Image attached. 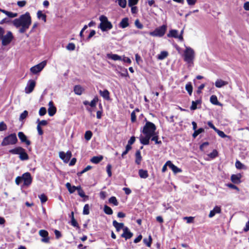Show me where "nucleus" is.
Instances as JSON below:
<instances>
[{"label":"nucleus","instance_id":"f257e3e1","mask_svg":"<svg viewBox=\"0 0 249 249\" xmlns=\"http://www.w3.org/2000/svg\"><path fill=\"white\" fill-rule=\"evenodd\" d=\"M13 24L18 29L20 33H25L32 23V19L29 12L21 15L18 18H16L12 21Z\"/></svg>","mask_w":249,"mask_h":249},{"label":"nucleus","instance_id":"f03ea898","mask_svg":"<svg viewBox=\"0 0 249 249\" xmlns=\"http://www.w3.org/2000/svg\"><path fill=\"white\" fill-rule=\"evenodd\" d=\"M156 127L153 123L150 122H146L142 131V133L145 135V136L141 135L140 137L141 143L143 145L149 144L150 139L156 133Z\"/></svg>","mask_w":249,"mask_h":249},{"label":"nucleus","instance_id":"7ed1b4c3","mask_svg":"<svg viewBox=\"0 0 249 249\" xmlns=\"http://www.w3.org/2000/svg\"><path fill=\"white\" fill-rule=\"evenodd\" d=\"M99 19L100 23L99 25V28L103 32L107 31L112 28L113 26L111 23L108 21L107 17L102 15L100 17Z\"/></svg>","mask_w":249,"mask_h":249},{"label":"nucleus","instance_id":"20e7f679","mask_svg":"<svg viewBox=\"0 0 249 249\" xmlns=\"http://www.w3.org/2000/svg\"><path fill=\"white\" fill-rule=\"evenodd\" d=\"M195 57L194 50L190 47H186L184 52V60L188 63H193Z\"/></svg>","mask_w":249,"mask_h":249},{"label":"nucleus","instance_id":"39448f33","mask_svg":"<svg viewBox=\"0 0 249 249\" xmlns=\"http://www.w3.org/2000/svg\"><path fill=\"white\" fill-rule=\"evenodd\" d=\"M18 142V139L15 133H12L5 137L1 143V146L14 145Z\"/></svg>","mask_w":249,"mask_h":249},{"label":"nucleus","instance_id":"423d86ee","mask_svg":"<svg viewBox=\"0 0 249 249\" xmlns=\"http://www.w3.org/2000/svg\"><path fill=\"white\" fill-rule=\"evenodd\" d=\"M166 29V26L163 25L156 28L154 31L150 32L149 35L153 36L161 37L165 34Z\"/></svg>","mask_w":249,"mask_h":249},{"label":"nucleus","instance_id":"0eeeda50","mask_svg":"<svg viewBox=\"0 0 249 249\" xmlns=\"http://www.w3.org/2000/svg\"><path fill=\"white\" fill-rule=\"evenodd\" d=\"M2 41V45L3 46H7L12 41L13 39V36L10 31H8L6 35H2V37L0 38Z\"/></svg>","mask_w":249,"mask_h":249},{"label":"nucleus","instance_id":"6e6552de","mask_svg":"<svg viewBox=\"0 0 249 249\" xmlns=\"http://www.w3.org/2000/svg\"><path fill=\"white\" fill-rule=\"evenodd\" d=\"M46 61H43L39 64L36 65L30 69V71L34 74H36L40 72L46 65Z\"/></svg>","mask_w":249,"mask_h":249},{"label":"nucleus","instance_id":"1a4fd4ad","mask_svg":"<svg viewBox=\"0 0 249 249\" xmlns=\"http://www.w3.org/2000/svg\"><path fill=\"white\" fill-rule=\"evenodd\" d=\"M60 158L63 160L65 163H67L70 160L72 155L71 152L70 151H67L66 153L64 152H60L59 153Z\"/></svg>","mask_w":249,"mask_h":249},{"label":"nucleus","instance_id":"9d476101","mask_svg":"<svg viewBox=\"0 0 249 249\" xmlns=\"http://www.w3.org/2000/svg\"><path fill=\"white\" fill-rule=\"evenodd\" d=\"M36 86V82L34 80H30L26 86V87L25 88V92L26 93L29 94L31 93Z\"/></svg>","mask_w":249,"mask_h":249},{"label":"nucleus","instance_id":"9b49d317","mask_svg":"<svg viewBox=\"0 0 249 249\" xmlns=\"http://www.w3.org/2000/svg\"><path fill=\"white\" fill-rule=\"evenodd\" d=\"M22 180L24 181V185L28 186L31 184L32 178L31 174L28 173L23 174L21 177Z\"/></svg>","mask_w":249,"mask_h":249},{"label":"nucleus","instance_id":"f8f14e48","mask_svg":"<svg viewBox=\"0 0 249 249\" xmlns=\"http://www.w3.org/2000/svg\"><path fill=\"white\" fill-rule=\"evenodd\" d=\"M133 233L131 232L127 227L123 228V233L121 235V237L124 238L125 240L129 239L133 236Z\"/></svg>","mask_w":249,"mask_h":249},{"label":"nucleus","instance_id":"ddd939ff","mask_svg":"<svg viewBox=\"0 0 249 249\" xmlns=\"http://www.w3.org/2000/svg\"><path fill=\"white\" fill-rule=\"evenodd\" d=\"M39 235L43 237L41 239V241L44 243H48L49 241V238L48 237V232L47 231L41 230L39 231Z\"/></svg>","mask_w":249,"mask_h":249},{"label":"nucleus","instance_id":"4468645a","mask_svg":"<svg viewBox=\"0 0 249 249\" xmlns=\"http://www.w3.org/2000/svg\"><path fill=\"white\" fill-rule=\"evenodd\" d=\"M49 108H48V114L50 116H53L56 112V108L54 106L53 103V101H50L49 103Z\"/></svg>","mask_w":249,"mask_h":249},{"label":"nucleus","instance_id":"2eb2a0df","mask_svg":"<svg viewBox=\"0 0 249 249\" xmlns=\"http://www.w3.org/2000/svg\"><path fill=\"white\" fill-rule=\"evenodd\" d=\"M168 37H173L175 38H178L180 40H183V36L181 35L178 36V32L176 30H171L170 31L169 34L167 35Z\"/></svg>","mask_w":249,"mask_h":249},{"label":"nucleus","instance_id":"dca6fc26","mask_svg":"<svg viewBox=\"0 0 249 249\" xmlns=\"http://www.w3.org/2000/svg\"><path fill=\"white\" fill-rule=\"evenodd\" d=\"M18 135L22 142L25 143L27 145H30V141L27 140L26 136L22 132H19Z\"/></svg>","mask_w":249,"mask_h":249},{"label":"nucleus","instance_id":"f3484780","mask_svg":"<svg viewBox=\"0 0 249 249\" xmlns=\"http://www.w3.org/2000/svg\"><path fill=\"white\" fill-rule=\"evenodd\" d=\"M166 164H168L169 167L173 171L175 174L181 172V170L180 168L173 164L170 160H168L166 162Z\"/></svg>","mask_w":249,"mask_h":249},{"label":"nucleus","instance_id":"a211bd4d","mask_svg":"<svg viewBox=\"0 0 249 249\" xmlns=\"http://www.w3.org/2000/svg\"><path fill=\"white\" fill-rule=\"evenodd\" d=\"M221 212L220 207L216 206L213 210L211 211L209 214V217L210 218L213 217L216 213H220Z\"/></svg>","mask_w":249,"mask_h":249},{"label":"nucleus","instance_id":"6ab92c4d","mask_svg":"<svg viewBox=\"0 0 249 249\" xmlns=\"http://www.w3.org/2000/svg\"><path fill=\"white\" fill-rule=\"evenodd\" d=\"M241 175L240 174L237 175H232L231 177V179L233 183L235 184H238L241 182Z\"/></svg>","mask_w":249,"mask_h":249},{"label":"nucleus","instance_id":"aec40b11","mask_svg":"<svg viewBox=\"0 0 249 249\" xmlns=\"http://www.w3.org/2000/svg\"><path fill=\"white\" fill-rule=\"evenodd\" d=\"M228 84V82L223 81L222 79H217L215 82V86L216 88H220Z\"/></svg>","mask_w":249,"mask_h":249},{"label":"nucleus","instance_id":"412c9836","mask_svg":"<svg viewBox=\"0 0 249 249\" xmlns=\"http://www.w3.org/2000/svg\"><path fill=\"white\" fill-rule=\"evenodd\" d=\"M19 158L21 160H26L29 159V156L24 148L19 154Z\"/></svg>","mask_w":249,"mask_h":249},{"label":"nucleus","instance_id":"4be33fe9","mask_svg":"<svg viewBox=\"0 0 249 249\" xmlns=\"http://www.w3.org/2000/svg\"><path fill=\"white\" fill-rule=\"evenodd\" d=\"M99 93L100 95L105 100H110L109 92L107 89H105L103 91L100 90Z\"/></svg>","mask_w":249,"mask_h":249},{"label":"nucleus","instance_id":"5701e85b","mask_svg":"<svg viewBox=\"0 0 249 249\" xmlns=\"http://www.w3.org/2000/svg\"><path fill=\"white\" fill-rule=\"evenodd\" d=\"M107 56L108 58L111 59L112 60L116 61V60H122V57L121 56L118 55L116 54H112V53H107Z\"/></svg>","mask_w":249,"mask_h":249},{"label":"nucleus","instance_id":"b1692460","mask_svg":"<svg viewBox=\"0 0 249 249\" xmlns=\"http://www.w3.org/2000/svg\"><path fill=\"white\" fill-rule=\"evenodd\" d=\"M113 225L117 231H119L122 229L123 230V228L125 227L123 223H118L116 220L113 221Z\"/></svg>","mask_w":249,"mask_h":249},{"label":"nucleus","instance_id":"393cba45","mask_svg":"<svg viewBox=\"0 0 249 249\" xmlns=\"http://www.w3.org/2000/svg\"><path fill=\"white\" fill-rule=\"evenodd\" d=\"M0 11L2 12L3 13L5 14L8 17L11 18H15L18 16V14L16 13H12L11 12H9V11H6L5 10L1 9H0Z\"/></svg>","mask_w":249,"mask_h":249},{"label":"nucleus","instance_id":"a878e982","mask_svg":"<svg viewBox=\"0 0 249 249\" xmlns=\"http://www.w3.org/2000/svg\"><path fill=\"white\" fill-rule=\"evenodd\" d=\"M211 103L214 105L222 106V104L219 103L217 100V97L216 95H212L210 97Z\"/></svg>","mask_w":249,"mask_h":249},{"label":"nucleus","instance_id":"bb28decb","mask_svg":"<svg viewBox=\"0 0 249 249\" xmlns=\"http://www.w3.org/2000/svg\"><path fill=\"white\" fill-rule=\"evenodd\" d=\"M83 90V88L80 85H76L74 87V93L77 95H81Z\"/></svg>","mask_w":249,"mask_h":249},{"label":"nucleus","instance_id":"cd10ccee","mask_svg":"<svg viewBox=\"0 0 249 249\" xmlns=\"http://www.w3.org/2000/svg\"><path fill=\"white\" fill-rule=\"evenodd\" d=\"M128 25V18H123L120 23V26L122 28H125Z\"/></svg>","mask_w":249,"mask_h":249},{"label":"nucleus","instance_id":"c85d7f7f","mask_svg":"<svg viewBox=\"0 0 249 249\" xmlns=\"http://www.w3.org/2000/svg\"><path fill=\"white\" fill-rule=\"evenodd\" d=\"M23 148L20 146L17 147L14 149H11L9 151V152L14 155H19L21 150H22Z\"/></svg>","mask_w":249,"mask_h":249},{"label":"nucleus","instance_id":"c756f323","mask_svg":"<svg viewBox=\"0 0 249 249\" xmlns=\"http://www.w3.org/2000/svg\"><path fill=\"white\" fill-rule=\"evenodd\" d=\"M168 55V53L167 51H162L157 56V58L159 60H163L166 58Z\"/></svg>","mask_w":249,"mask_h":249},{"label":"nucleus","instance_id":"7c9ffc66","mask_svg":"<svg viewBox=\"0 0 249 249\" xmlns=\"http://www.w3.org/2000/svg\"><path fill=\"white\" fill-rule=\"evenodd\" d=\"M66 187L68 189L70 194L73 193L76 191V186H71V183L69 182H67L66 184Z\"/></svg>","mask_w":249,"mask_h":249},{"label":"nucleus","instance_id":"2f4dec72","mask_svg":"<svg viewBox=\"0 0 249 249\" xmlns=\"http://www.w3.org/2000/svg\"><path fill=\"white\" fill-rule=\"evenodd\" d=\"M139 175L141 178H146L148 176L147 171L142 169H141L139 171Z\"/></svg>","mask_w":249,"mask_h":249},{"label":"nucleus","instance_id":"473e14b6","mask_svg":"<svg viewBox=\"0 0 249 249\" xmlns=\"http://www.w3.org/2000/svg\"><path fill=\"white\" fill-rule=\"evenodd\" d=\"M103 160V157L102 156H94L92 157L90 161L93 163L97 164Z\"/></svg>","mask_w":249,"mask_h":249},{"label":"nucleus","instance_id":"72a5a7b5","mask_svg":"<svg viewBox=\"0 0 249 249\" xmlns=\"http://www.w3.org/2000/svg\"><path fill=\"white\" fill-rule=\"evenodd\" d=\"M135 162L137 164H140L142 160V156L140 151H137L135 154Z\"/></svg>","mask_w":249,"mask_h":249},{"label":"nucleus","instance_id":"f704fd0d","mask_svg":"<svg viewBox=\"0 0 249 249\" xmlns=\"http://www.w3.org/2000/svg\"><path fill=\"white\" fill-rule=\"evenodd\" d=\"M235 167L238 169H246V166L242 164L240 161L237 160L235 162Z\"/></svg>","mask_w":249,"mask_h":249},{"label":"nucleus","instance_id":"c9c22d12","mask_svg":"<svg viewBox=\"0 0 249 249\" xmlns=\"http://www.w3.org/2000/svg\"><path fill=\"white\" fill-rule=\"evenodd\" d=\"M185 89L188 91L189 94L191 95L193 92V87L190 83L186 85Z\"/></svg>","mask_w":249,"mask_h":249},{"label":"nucleus","instance_id":"e433bc0d","mask_svg":"<svg viewBox=\"0 0 249 249\" xmlns=\"http://www.w3.org/2000/svg\"><path fill=\"white\" fill-rule=\"evenodd\" d=\"M152 237L151 235L149 236L148 239L144 238L143 240L144 243L148 247H150L152 243Z\"/></svg>","mask_w":249,"mask_h":249},{"label":"nucleus","instance_id":"4c0bfd02","mask_svg":"<svg viewBox=\"0 0 249 249\" xmlns=\"http://www.w3.org/2000/svg\"><path fill=\"white\" fill-rule=\"evenodd\" d=\"M104 212L107 214H112L113 213L112 210L108 206L105 205L104 208Z\"/></svg>","mask_w":249,"mask_h":249},{"label":"nucleus","instance_id":"58836bf2","mask_svg":"<svg viewBox=\"0 0 249 249\" xmlns=\"http://www.w3.org/2000/svg\"><path fill=\"white\" fill-rule=\"evenodd\" d=\"M204 131V129L202 128H200L197 130H195V131L193 134V137L195 138L197 137L198 135L203 132Z\"/></svg>","mask_w":249,"mask_h":249},{"label":"nucleus","instance_id":"ea45409f","mask_svg":"<svg viewBox=\"0 0 249 249\" xmlns=\"http://www.w3.org/2000/svg\"><path fill=\"white\" fill-rule=\"evenodd\" d=\"M119 5L123 8H124L126 6V0H117Z\"/></svg>","mask_w":249,"mask_h":249},{"label":"nucleus","instance_id":"a19ab883","mask_svg":"<svg viewBox=\"0 0 249 249\" xmlns=\"http://www.w3.org/2000/svg\"><path fill=\"white\" fill-rule=\"evenodd\" d=\"M37 18H41L45 22L46 21V16L43 14L41 11H38L37 13Z\"/></svg>","mask_w":249,"mask_h":249},{"label":"nucleus","instance_id":"79ce46f5","mask_svg":"<svg viewBox=\"0 0 249 249\" xmlns=\"http://www.w3.org/2000/svg\"><path fill=\"white\" fill-rule=\"evenodd\" d=\"M92 136V133L91 131L89 130L87 131L85 134V139L87 141H89L90 140L91 137Z\"/></svg>","mask_w":249,"mask_h":249},{"label":"nucleus","instance_id":"37998d69","mask_svg":"<svg viewBox=\"0 0 249 249\" xmlns=\"http://www.w3.org/2000/svg\"><path fill=\"white\" fill-rule=\"evenodd\" d=\"M71 224L74 227H78V224L76 221V220L74 218V213L73 212L71 213Z\"/></svg>","mask_w":249,"mask_h":249},{"label":"nucleus","instance_id":"c03bdc74","mask_svg":"<svg viewBox=\"0 0 249 249\" xmlns=\"http://www.w3.org/2000/svg\"><path fill=\"white\" fill-rule=\"evenodd\" d=\"M28 112L27 110H24L20 115L19 120L21 121L25 119L28 116Z\"/></svg>","mask_w":249,"mask_h":249},{"label":"nucleus","instance_id":"a18cd8bd","mask_svg":"<svg viewBox=\"0 0 249 249\" xmlns=\"http://www.w3.org/2000/svg\"><path fill=\"white\" fill-rule=\"evenodd\" d=\"M109 202L110 203H112L115 206H117L118 205V202L115 196H112L109 199Z\"/></svg>","mask_w":249,"mask_h":249},{"label":"nucleus","instance_id":"49530a36","mask_svg":"<svg viewBox=\"0 0 249 249\" xmlns=\"http://www.w3.org/2000/svg\"><path fill=\"white\" fill-rule=\"evenodd\" d=\"M83 213L84 214H89V204H86L83 208Z\"/></svg>","mask_w":249,"mask_h":249},{"label":"nucleus","instance_id":"de8ad7c7","mask_svg":"<svg viewBox=\"0 0 249 249\" xmlns=\"http://www.w3.org/2000/svg\"><path fill=\"white\" fill-rule=\"evenodd\" d=\"M151 138V140L154 141L156 144H160L161 142L160 141H158V136L156 134L152 136Z\"/></svg>","mask_w":249,"mask_h":249},{"label":"nucleus","instance_id":"09e8293b","mask_svg":"<svg viewBox=\"0 0 249 249\" xmlns=\"http://www.w3.org/2000/svg\"><path fill=\"white\" fill-rule=\"evenodd\" d=\"M66 48L68 50L73 51L75 48V44L73 43H70L67 46Z\"/></svg>","mask_w":249,"mask_h":249},{"label":"nucleus","instance_id":"8fccbe9b","mask_svg":"<svg viewBox=\"0 0 249 249\" xmlns=\"http://www.w3.org/2000/svg\"><path fill=\"white\" fill-rule=\"evenodd\" d=\"M42 203H44L47 200V197L44 194H41L38 196Z\"/></svg>","mask_w":249,"mask_h":249},{"label":"nucleus","instance_id":"3c124183","mask_svg":"<svg viewBox=\"0 0 249 249\" xmlns=\"http://www.w3.org/2000/svg\"><path fill=\"white\" fill-rule=\"evenodd\" d=\"M216 132H217V133L218 134V135L221 138H226V137H227L228 136L226 135L224 133V132L221 131V130H218V129H216V131H215Z\"/></svg>","mask_w":249,"mask_h":249},{"label":"nucleus","instance_id":"603ef678","mask_svg":"<svg viewBox=\"0 0 249 249\" xmlns=\"http://www.w3.org/2000/svg\"><path fill=\"white\" fill-rule=\"evenodd\" d=\"M218 155V152L216 150H213L212 152L210 153L208 156L212 159H213L217 157Z\"/></svg>","mask_w":249,"mask_h":249},{"label":"nucleus","instance_id":"864d4df0","mask_svg":"<svg viewBox=\"0 0 249 249\" xmlns=\"http://www.w3.org/2000/svg\"><path fill=\"white\" fill-rule=\"evenodd\" d=\"M98 101L97 97H95L91 102L89 103V106L91 107H94L96 106L97 102Z\"/></svg>","mask_w":249,"mask_h":249},{"label":"nucleus","instance_id":"5fc2aeb1","mask_svg":"<svg viewBox=\"0 0 249 249\" xmlns=\"http://www.w3.org/2000/svg\"><path fill=\"white\" fill-rule=\"evenodd\" d=\"M128 6L129 7H132L137 4L139 0H128Z\"/></svg>","mask_w":249,"mask_h":249},{"label":"nucleus","instance_id":"6e6d98bb","mask_svg":"<svg viewBox=\"0 0 249 249\" xmlns=\"http://www.w3.org/2000/svg\"><path fill=\"white\" fill-rule=\"evenodd\" d=\"M46 113V109L44 107H42L39 110V114L40 116H43Z\"/></svg>","mask_w":249,"mask_h":249},{"label":"nucleus","instance_id":"4d7b16f0","mask_svg":"<svg viewBox=\"0 0 249 249\" xmlns=\"http://www.w3.org/2000/svg\"><path fill=\"white\" fill-rule=\"evenodd\" d=\"M111 168H112V166H111V164H107V173L109 177H111L112 175Z\"/></svg>","mask_w":249,"mask_h":249},{"label":"nucleus","instance_id":"13d9d810","mask_svg":"<svg viewBox=\"0 0 249 249\" xmlns=\"http://www.w3.org/2000/svg\"><path fill=\"white\" fill-rule=\"evenodd\" d=\"M135 25L138 29H142L143 28L142 24L141 23L139 19L135 20Z\"/></svg>","mask_w":249,"mask_h":249},{"label":"nucleus","instance_id":"bf43d9fd","mask_svg":"<svg viewBox=\"0 0 249 249\" xmlns=\"http://www.w3.org/2000/svg\"><path fill=\"white\" fill-rule=\"evenodd\" d=\"M7 129L6 124L3 122L0 123V131L5 130Z\"/></svg>","mask_w":249,"mask_h":249},{"label":"nucleus","instance_id":"052dcab7","mask_svg":"<svg viewBox=\"0 0 249 249\" xmlns=\"http://www.w3.org/2000/svg\"><path fill=\"white\" fill-rule=\"evenodd\" d=\"M38 124L39 125V126H41V125H46L47 124V122L46 120H42L41 121H39V119L37 120Z\"/></svg>","mask_w":249,"mask_h":249},{"label":"nucleus","instance_id":"680f3d73","mask_svg":"<svg viewBox=\"0 0 249 249\" xmlns=\"http://www.w3.org/2000/svg\"><path fill=\"white\" fill-rule=\"evenodd\" d=\"M26 1L25 0L18 1L17 2L18 5L20 7H22L25 5Z\"/></svg>","mask_w":249,"mask_h":249},{"label":"nucleus","instance_id":"e2e57ef3","mask_svg":"<svg viewBox=\"0 0 249 249\" xmlns=\"http://www.w3.org/2000/svg\"><path fill=\"white\" fill-rule=\"evenodd\" d=\"M92 168V167L90 166V165H88L86 168H85L79 174L81 175V174H82L86 172H87L90 169H91Z\"/></svg>","mask_w":249,"mask_h":249},{"label":"nucleus","instance_id":"0e129e2a","mask_svg":"<svg viewBox=\"0 0 249 249\" xmlns=\"http://www.w3.org/2000/svg\"><path fill=\"white\" fill-rule=\"evenodd\" d=\"M136 116L135 112V111H133L131 113V120L132 122H134L136 121Z\"/></svg>","mask_w":249,"mask_h":249},{"label":"nucleus","instance_id":"69168bd1","mask_svg":"<svg viewBox=\"0 0 249 249\" xmlns=\"http://www.w3.org/2000/svg\"><path fill=\"white\" fill-rule=\"evenodd\" d=\"M54 232L55 237L57 239H59V238H60L61 237V236H62L61 233L59 231L55 230L54 231Z\"/></svg>","mask_w":249,"mask_h":249},{"label":"nucleus","instance_id":"338daca9","mask_svg":"<svg viewBox=\"0 0 249 249\" xmlns=\"http://www.w3.org/2000/svg\"><path fill=\"white\" fill-rule=\"evenodd\" d=\"M107 196V193L104 191H102L100 193V197L102 199H105Z\"/></svg>","mask_w":249,"mask_h":249},{"label":"nucleus","instance_id":"774afa93","mask_svg":"<svg viewBox=\"0 0 249 249\" xmlns=\"http://www.w3.org/2000/svg\"><path fill=\"white\" fill-rule=\"evenodd\" d=\"M243 7L245 10L249 11V1L246 2L244 4Z\"/></svg>","mask_w":249,"mask_h":249}]
</instances>
